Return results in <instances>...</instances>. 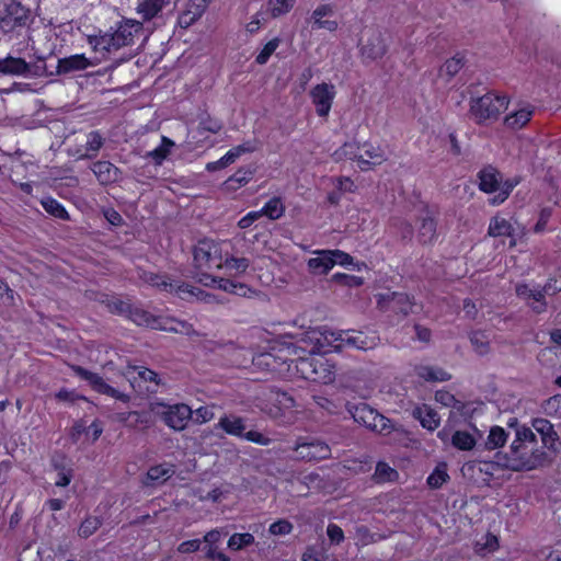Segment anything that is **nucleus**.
Here are the masks:
<instances>
[{
  "instance_id": "21",
  "label": "nucleus",
  "mask_w": 561,
  "mask_h": 561,
  "mask_svg": "<svg viewBox=\"0 0 561 561\" xmlns=\"http://www.w3.org/2000/svg\"><path fill=\"white\" fill-rule=\"evenodd\" d=\"M250 267V260L244 256H234L225 250L219 271L231 277L243 275Z\"/></svg>"
},
{
  "instance_id": "45",
  "label": "nucleus",
  "mask_w": 561,
  "mask_h": 561,
  "mask_svg": "<svg viewBox=\"0 0 561 561\" xmlns=\"http://www.w3.org/2000/svg\"><path fill=\"white\" fill-rule=\"evenodd\" d=\"M254 536L250 533L233 534L228 540V548L233 551H239L254 543Z\"/></svg>"
},
{
  "instance_id": "23",
  "label": "nucleus",
  "mask_w": 561,
  "mask_h": 561,
  "mask_svg": "<svg viewBox=\"0 0 561 561\" xmlns=\"http://www.w3.org/2000/svg\"><path fill=\"white\" fill-rule=\"evenodd\" d=\"M207 5L199 0H188L185 10L179 15L178 24L182 28L190 27L195 23L205 12Z\"/></svg>"
},
{
  "instance_id": "7",
  "label": "nucleus",
  "mask_w": 561,
  "mask_h": 561,
  "mask_svg": "<svg viewBox=\"0 0 561 561\" xmlns=\"http://www.w3.org/2000/svg\"><path fill=\"white\" fill-rule=\"evenodd\" d=\"M507 105L508 100L505 95L486 93L471 100L470 114L478 124H482L490 119H496L507 108Z\"/></svg>"
},
{
  "instance_id": "11",
  "label": "nucleus",
  "mask_w": 561,
  "mask_h": 561,
  "mask_svg": "<svg viewBox=\"0 0 561 561\" xmlns=\"http://www.w3.org/2000/svg\"><path fill=\"white\" fill-rule=\"evenodd\" d=\"M30 20V11L14 0H0V30L4 33L23 27Z\"/></svg>"
},
{
  "instance_id": "6",
  "label": "nucleus",
  "mask_w": 561,
  "mask_h": 561,
  "mask_svg": "<svg viewBox=\"0 0 561 561\" xmlns=\"http://www.w3.org/2000/svg\"><path fill=\"white\" fill-rule=\"evenodd\" d=\"M479 187L481 191L485 193H496V195L491 198V203L493 205L502 204L518 183L517 180L503 181L502 174L492 167L481 170L479 173Z\"/></svg>"
},
{
  "instance_id": "39",
  "label": "nucleus",
  "mask_w": 561,
  "mask_h": 561,
  "mask_svg": "<svg viewBox=\"0 0 561 561\" xmlns=\"http://www.w3.org/2000/svg\"><path fill=\"white\" fill-rule=\"evenodd\" d=\"M174 147V142L168 137L161 138V145L153 150L147 152V157L151 158L156 164H161L165 158L170 154L171 149Z\"/></svg>"
},
{
  "instance_id": "12",
  "label": "nucleus",
  "mask_w": 561,
  "mask_h": 561,
  "mask_svg": "<svg viewBox=\"0 0 561 561\" xmlns=\"http://www.w3.org/2000/svg\"><path fill=\"white\" fill-rule=\"evenodd\" d=\"M295 400L286 392L271 390L267 397V403L263 410L275 420L284 419V423H293V408Z\"/></svg>"
},
{
  "instance_id": "40",
  "label": "nucleus",
  "mask_w": 561,
  "mask_h": 561,
  "mask_svg": "<svg viewBox=\"0 0 561 561\" xmlns=\"http://www.w3.org/2000/svg\"><path fill=\"white\" fill-rule=\"evenodd\" d=\"M41 204L49 215L62 220L69 219L68 211L65 209L62 204H60L57 199L53 197H45L41 201Z\"/></svg>"
},
{
  "instance_id": "20",
  "label": "nucleus",
  "mask_w": 561,
  "mask_h": 561,
  "mask_svg": "<svg viewBox=\"0 0 561 561\" xmlns=\"http://www.w3.org/2000/svg\"><path fill=\"white\" fill-rule=\"evenodd\" d=\"M358 165L362 170H368L371 167L379 165L387 160L383 149L370 144H364L359 147Z\"/></svg>"
},
{
  "instance_id": "25",
  "label": "nucleus",
  "mask_w": 561,
  "mask_h": 561,
  "mask_svg": "<svg viewBox=\"0 0 561 561\" xmlns=\"http://www.w3.org/2000/svg\"><path fill=\"white\" fill-rule=\"evenodd\" d=\"M174 467L170 463H162L151 467L142 483L146 486L161 484L174 474Z\"/></svg>"
},
{
  "instance_id": "49",
  "label": "nucleus",
  "mask_w": 561,
  "mask_h": 561,
  "mask_svg": "<svg viewBox=\"0 0 561 561\" xmlns=\"http://www.w3.org/2000/svg\"><path fill=\"white\" fill-rule=\"evenodd\" d=\"M375 478L378 482L394 481L398 472L386 462H378L375 470Z\"/></svg>"
},
{
  "instance_id": "61",
  "label": "nucleus",
  "mask_w": 561,
  "mask_h": 561,
  "mask_svg": "<svg viewBox=\"0 0 561 561\" xmlns=\"http://www.w3.org/2000/svg\"><path fill=\"white\" fill-rule=\"evenodd\" d=\"M551 215H552V209L550 207H545L540 210L539 219L534 227V231L536 233H540V232L545 231L546 226H547Z\"/></svg>"
},
{
  "instance_id": "53",
  "label": "nucleus",
  "mask_w": 561,
  "mask_h": 561,
  "mask_svg": "<svg viewBox=\"0 0 561 561\" xmlns=\"http://www.w3.org/2000/svg\"><path fill=\"white\" fill-rule=\"evenodd\" d=\"M156 318L157 317H153L149 312L141 309H135L131 311V320L138 325H146L154 329L157 323Z\"/></svg>"
},
{
  "instance_id": "13",
  "label": "nucleus",
  "mask_w": 561,
  "mask_h": 561,
  "mask_svg": "<svg viewBox=\"0 0 561 561\" xmlns=\"http://www.w3.org/2000/svg\"><path fill=\"white\" fill-rule=\"evenodd\" d=\"M360 55L366 60L381 58L387 51L383 33L377 27H365L360 38Z\"/></svg>"
},
{
  "instance_id": "5",
  "label": "nucleus",
  "mask_w": 561,
  "mask_h": 561,
  "mask_svg": "<svg viewBox=\"0 0 561 561\" xmlns=\"http://www.w3.org/2000/svg\"><path fill=\"white\" fill-rule=\"evenodd\" d=\"M146 280L152 286L159 288L160 290L167 293H174L181 299L195 298L197 300H203L208 304L214 302V297L210 294L199 288H196L190 284L172 280L165 275L150 274L146 278Z\"/></svg>"
},
{
  "instance_id": "19",
  "label": "nucleus",
  "mask_w": 561,
  "mask_h": 561,
  "mask_svg": "<svg viewBox=\"0 0 561 561\" xmlns=\"http://www.w3.org/2000/svg\"><path fill=\"white\" fill-rule=\"evenodd\" d=\"M334 14V7L332 4H320L311 13L310 20L314 28L334 32L337 30L339 23L330 19Z\"/></svg>"
},
{
  "instance_id": "35",
  "label": "nucleus",
  "mask_w": 561,
  "mask_h": 561,
  "mask_svg": "<svg viewBox=\"0 0 561 561\" xmlns=\"http://www.w3.org/2000/svg\"><path fill=\"white\" fill-rule=\"evenodd\" d=\"M103 144L104 139L99 131L89 133L87 136L85 152L81 153L78 159H92L96 157Z\"/></svg>"
},
{
  "instance_id": "1",
  "label": "nucleus",
  "mask_w": 561,
  "mask_h": 561,
  "mask_svg": "<svg viewBox=\"0 0 561 561\" xmlns=\"http://www.w3.org/2000/svg\"><path fill=\"white\" fill-rule=\"evenodd\" d=\"M225 247V243L213 240H202L194 247L193 260L194 267L197 271L195 277L204 286L217 287L240 297H251L255 291L245 284L229 278L215 277L207 273L210 270H219Z\"/></svg>"
},
{
  "instance_id": "29",
  "label": "nucleus",
  "mask_w": 561,
  "mask_h": 561,
  "mask_svg": "<svg viewBox=\"0 0 561 561\" xmlns=\"http://www.w3.org/2000/svg\"><path fill=\"white\" fill-rule=\"evenodd\" d=\"M413 416L417 419L424 428L436 430L440 424V417L431 407L423 404L413 410Z\"/></svg>"
},
{
  "instance_id": "18",
  "label": "nucleus",
  "mask_w": 561,
  "mask_h": 561,
  "mask_svg": "<svg viewBox=\"0 0 561 561\" xmlns=\"http://www.w3.org/2000/svg\"><path fill=\"white\" fill-rule=\"evenodd\" d=\"M515 293L519 298L526 300L535 312L541 313L546 310L547 304L543 300V291L540 290L539 287H531L528 284H517L515 286Z\"/></svg>"
},
{
  "instance_id": "16",
  "label": "nucleus",
  "mask_w": 561,
  "mask_h": 561,
  "mask_svg": "<svg viewBox=\"0 0 561 561\" xmlns=\"http://www.w3.org/2000/svg\"><path fill=\"white\" fill-rule=\"evenodd\" d=\"M377 301L381 309H391L402 314L413 311L414 302L404 293H381L377 295Z\"/></svg>"
},
{
  "instance_id": "58",
  "label": "nucleus",
  "mask_w": 561,
  "mask_h": 561,
  "mask_svg": "<svg viewBox=\"0 0 561 561\" xmlns=\"http://www.w3.org/2000/svg\"><path fill=\"white\" fill-rule=\"evenodd\" d=\"M134 369L138 371V376L140 377V379H142L144 381L153 383L154 388L148 387V390H150V391L157 390L156 388L160 385V379L156 371H153L149 368H146V367H135Z\"/></svg>"
},
{
  "instance_id": "32",
  "label": "nucleus",
  "mask_w": 561,
  "mask_h": 561,
  "mask_svg": "<svg viewBox=\"0 0 561 561\" xmlns=\"http://www.w3.org/2000/svg\"><path fill=\"white\" fill-rule=\"evenodd\" d=\"M353 419L357 422L363 424L369 430H373V427H376V417L378 415V411L370 408L366 403H359L355 405L352 410Z\"/></svg>"
},
{
  "instance_id": "17",
  "label": "nucleus",
  "mask_w": 561,
  "mask_h": 561,
  "mask_svg": "<svg viewBox=\"0 0 561 561\" xmlns=\"http://www.w3.org/2000/svg\"><path fill=\"white\" fill-rule=\"evenodd\" d=\"M297 457L304 460H322L331 456V448L321 440L301 442L295 447Z\"/></svg>"
},
{
  "instance_id": "50",
  "label": "nucleus",
  "mask_w": 561,
  "mask_h": 561,
  "mask_svg": "<svg viewBox=\"0 0 561 561\" xmlns=\"http://www.w3.org/2000/svg\"><path fill=\"white\" fill-rule=\"evenodd\" d=\"M463 62L460 57H453L440 67L439 75L446 77L447 80L453 78L462 68Z\"/></svg>"
},
{
  "instance_id": "41",
  "label": "nucleus",
  "mask_w": 561,
  "mask_h": 561,
  "mask_svg": "<svg viewBox=\"0 0 561 561\" xmlns=\"http://www.w3.org/2000/svg\"><path fill=\"white\" fill-rule=\"evenodd\" d=\"M262 216H266L272 220L280 218L285 213V206L279 197L271 198L260 210Z\"/></svg>"
},
{
  "instance_id": "27",
  "label": "nucleus",
  "mask_w": 561,
  "mask_h": 561,
  "mask_svg": "<svg viewBox=\"0 0 561 561\" xmlns=\"http://www.w3.org/2000/svg\"><path fill=\"white\" fill-rule=\"evenodd\" d=\"M92 172L101 184L116 182L119 178V170L110 161H98L91 167Z\"/></svg>"
},
{
  "instance_id": "42",
  "label": "nucleus",
  "mask_w": 561,
  "mask_h": 561,
  "mask_svg": "<svg viewBox=\"0 0 561 561\" xmlns=\"http://www.w3.org/2000/svg\"><path fill=\"white\" fill-rule=\"evenodd\" d=\"M512 225L505 218L494 217L489 226V234L492 237L511 236Z\"/></svg>"
},
{
  "instance_id": "56",
  "label": "nucleus",
  "mask_w": 561,
  "mask_h": 561,
  "mask_svg": "<svg viewBox=\"0 0 561 561\" xmlns=\"http://www.w3.org/2000/svg\"><path fill=\"white\" fill-rule=\"evenodd\" d=\"M194 422L197 424H204L211 421L215 417L214 405H203L193 411Z\"/></svg>"
},
{
  "instance_id": "3",
  "label": "nucleus",
  "mask_w": 561,
  "mask_h": 561,
  "mask_svg": "<svg viewBox=\"0 0 561 561\" xmlns=\"http://www.w3.org/2000/svg\"><path fill=\"white\" fill-rule=\"evenodd\" d=\"M301 343L306 344V347L300 345H290L287 347V353L293 355H298L296 359H290L295 362V368L297 373L307 380L319 382V383H330L335 379V367L333 364L329 362L325 357L318 353H322L321 351H312V346L314 342H311L307 337V332L304 334V337L300 340Z\"/></svg>"
},
{
  "instance_id": "24",
  "label": "nucleus",
  "mask_w": 561,
  "mask_h": 561,
  "mask_svg": "<svg viewBox=\"0 0 561 561\" xmlns=\"http://www.w3.org/2000/svg\"><path fill=\"white\" fill-rule=\"evenodd\" d=\"M312 253L316 256L307 262L309 271L316 275L328 274L333 268L330 250H314Z\"/></svg>"
},
{
  "instance_id": "63",
  "label": "nucleus",
  "mask_w": 561,
  "mask_h": 561,
  "mask_svg": "<svg viewBox=\"0 0 561 561\" xmlns=\"http://www.w3.org/2000/svg\"><path fill=\"white\" fill-rule=\"evenodd\" d=\"M374 423H376V427H373L371 431L385 435L390 433L392 425L390 423V420L387 419L386 416L378 413L376 421Z\"/></svg>"
},
{
  "instance_id": "15",
  "label": "nucleus",
  "mask_w": 561,
  "mask_h": 561,
  "mask_svg": "<svg viewBox=\"0 0 561 561\" xmlns=\"http://www.w3.org/2000/svg\"><path fill=\"white\" fill-rule=\"evenodd\" d=\"M335 94L336 90L332 83L322 82L311 89L310 98L319 116L329 115Z\"/></svg>"
},
{
  "instance_id": "30",
  "label": "nucleus",
  "mask_w": 561,
  "mask_h": 561,
  "mask_svg": "<svg viewBox=\"0 0 561 561\" xmlns=\"http://www.w3.org/2000/svg\"><path fill=\"white\" fill-rule=\"evenodd\" d=\"M417 238L421 243H432L436 239V221L430 211L420 218Z\"/></svg>"
},
{
  "instance_id": "57",
  "label": "nucleus",
  "mask_w": 561,
  "mask_h": 561,
  "mask_svg": "<svg viewBox=\"0 0 561 561\" xmlns=\"http://www.w3.org/2000/svg\"><path fill=\"white\" fill-rule=\"evenodd\" d=\"M330 255L332 259V267L339 264L341 266L347 267L354 265V259L346 252L341 250H330Z\"/></svg>"
},
{
  "instance_id": "52",
  "label": "nucleus",
  "mask_w": 561,
  "mask_h": 561,
  "mask_svg": "<svg viewBox=\"0 0 561 561\" xmlns=\"http://www.w3.org/2000/svg\"><path fill=\"white\" fill-rule=\"evenodd\" d=\"M482 540L483 541H477V543L474 546V550L479 554H485V553L492 552L499 546L497 538L494 535L486 534L482 538Z\"/></svg>"
},
{
  "instance_id": "34",
  "label": "nucleus",
  "mask_w": 561,
  "mask_h": 561,
  "mask_svg": "<svg viewBox=\"0 0 561 561\" xmlns=\"http://www.w3.org/2000/svg\"><path fill=\"white\" fill-rule=\"evenodd\" d=\"M416 375L426 381H446L450 375L444 369L430 365H420L415 369Z\"/></svg>"
},
{
  "instance_id": "37",
  "label": "nucleus",
  "mask_w": 561,
  "mask_h": 561,
  "mask_svg": "<svg viewBox=\"0 0 561 561\" xmlns=\"http://www.w3.org/2000/svg\"><path fill=\"white\" fill-rule=\"evenodd\" d=\"M259 148V142L256 140H248L239 146H236L231 148L226 154H225V161L228 162V164H232L236 162L238 158H240L244 153L253 152Z\"/></svg>"
},
{
  "instance_id": "47",
  "label": "nucleus",
  "mask_w": 561,
  "mask_h": 561,
  "mask_svg": "<svg viewBox=\"0 0 561 561\" xmlns=\"http://www.w3.org/2000/svg\"><path fill=\"white\" fill-rule=\"evenodd\" d=\"M102 522L99 517L89 516L87 517L78 528V536L81 538H89L92 536L101 526Z\"/></svg>"
},
{
  "instance_id": "14",
  "label": "nucleus",
  "mask_w": 561,
  "mask_h": 561,
  "mask_svg": "<svg viewBox=\"0 0 561 561\" xmlns=\"http://www.w3.org/2000/svg\"><path fill=\"white\" fill-rule=\"evenodd\" d=\"M73 373L80 377L81 379L88 381V383L91 386V388L102 394L110 396L112 398H115L122 402H128L129 396L126 393H123L108 383L104 381V379L95 373H92L81 366H72L71 367Z\"/></svg>"
},
{
  "instance_id": "38",
  "label": "nucleus",
  "mask_w": 561,
  "mask_h": 561,
  "mask_svg": "<svg viewBox=\"0 0 561 561\" xmlns=\"http://www.w3.org/2000/svg\"><path fill=\"white\" fill-rule=\"evenodd\" d=\"M254 175V171L251 169H239L232 174L227 181L226 186L228 190H238L241 186L248 184Z\"/></svg>"
},
{
  "instance_id": "43",
  "label": "nucleus",
  "mask_w": 561,
  "mask_h": 561,
  "mask_svg": "<svg viewBox=\"0 0 561 561\" xmlns=\"http://www.w3.org/2000/svg\"><path fill=\"white\" fill-rule=\"evenodd\" d=\"M507 440V434L501 426H493L490 430L485 446L488 449H496L504 446Z\"/></svg>"
},
{
  "instance_id": "2",
  "label": "nucleus",
  "mask_w": 561,
  "mask_h": 561,
  "mask_svg": "<svg viewBox=\"0 0 561 561\" xmlns=\"http://www.w3.org/2000/svg\"><path fill=\"white\" fill-rule=\"evenodd\" d=\"M307 337L314 342L311 350L321 352H342L346 348L366 352L376 348L380 343L375 330H311L307 332Z\"/></svg>"
},
{
  "instance_id": "44",
  "label": "nucleus",
  "mask_w": 561,
  "mask_h": 561,
  "mask_svg": "<svg viewBox=\"0 0 561 561\" xmlns=\"http://www.w3.org/2000/svg\"><path fill=\"white\" fill-rule=\"evenodd\" d=\"M359 152L360 149L356 142H345L340 149L335 150L333 158L335 161L350 159L358 162Z\"/></svg>"
},
{
  "instance_id": "31",
  "label": "nucleus",
  "mask_w": 561,
  "mask_h": 561,
  "mask_svg": "<svg viewBox=\"0 0 561 561\" xmlns=\"http://www.w3.org/2000/svg\"><path fill=\"white\" fill-rule=\"evenodd\" d=\"M30 65L22 58L8 56L0 60V73L11 76H26Z\"/></svg>"
},
{
  "instance_id": "8",
  "label": "nucleus",
  "mask_w": 561,
  "mask_h": 561,
  "mask_svg": "<svg viewBox=\"0 0 561 561\" xmlns=\"http://www.w3.org/2000/svg\"><path fill=\"white\" fill-rule=\"evenodd\" d=\"M141 31V23L128 20L122 23L112 34H104L94 42L96 49L106 51L119 49L134 43V37Z\"/></svg>"
},
{
  "instance_id": "62",
  "label": "nucleus",
  "mask_w": 561,
  "mask_h": 561,
  "mask_svg": "<svg viewBox=\"0 0 561 561\" xmlns=\"http://www.w3.org/2000/svg\"><path fill=\"white\" fill-rule=\"evenodd\" d=\"M327 535L331 542L341 543L344 540V533L340 526L336 524H329L327 528Z\"/></svg>"
},
{
  "instance_id": "55",
  "label": "nucleus",
  "mask_w": 561,
  "mask_h": 561,
  "mask_svg": "<svg viewBox=\"0 0 561 561\" xmlns=\"http://www.w3.org/2000/svg\"><path fill=\"white\" fill-rule=\"evenodd\" d=\"M280 41L278 38H273L265 44L263 49L257 54L255 61L259 65H264L267 62L268 58L273 55V53L279 46Z\"/></svg>"
},
{
  "instance_id": "9",
  "label": "nucleus",
  "mask_w": 561,
  "mask_h": 561,
  "mask_svg": "<svg viewBox=\"0 0 561 561\" xmlns=\"http://www.w3.org/2000/svg\"><path fill=\"white\" fill-rule=\"evenodd\" d=\"M216 427L222 430L227 435L245 439L261 446H268L272 443L270 437L257 431H247L245 420L236 414L222 415L216 424Z\"/></svg>"
},
{
  "instance_id": "64",
  "label": "nucleus",
  "mask_w": 561,
  "mask_h": 561,
  "mask_svg": "<svg viewBox=\"0 0 561 561\" xmlns=\"http://www.w3.org/2000/svg\"><path fill=\"white\" fill-rule=\"evenodd\" d=\"M435 400L444 407H455L456 398L448 391L439 390L435 393Z\"/></svg>"
},
{
  "instance_id": "28",
  "label": "nucleus",
  "mask_w": 561,
  "mask_h": 561,
  "mask_svg": "<svg viewBox=\"0 0 561 561\" xmlns=\"http://www.w3.org/2000/svg\"><path fill=\"white\" fill-rule=\"evenodd\" d=\"M92 62L83 55L77 54L58 60L57 70L59 73L85 70Z\"/></svg>"
},
{
  "instance_id": "48",
  "label": "nucleus",
  "mask_w": 561,
  "mask_h": 561,
  "mask_svg": "<svg viewBox=\"0 0 561 561\" xmlns=\"http://www.w3.org/2000/svg\"><path fill=\"white\" fill-rule=\"evenodd\" d=\"M296 0H268V10L273 18L286 14L291 10Z\"/></svg>"
},
{
  "instance_id": "26",
  "label": "nucleus",
  "mask_w": 561,
  "mask_h": 561,
  "mask_svg": "<svg viewBox=\"0 0 561 561\" xmlns=\"http://www.w3.org/2000/svg\"><path fill=\"white\" fill-rule=\"evenodd\" d=\"M172 0H138L136 11L144 20L149 21L168 7Z\"/></svg>"
},
{
  "instance_id": "22",
  "label": "nucleus",
  "mask_w": 561,
  "mask_h": 561,
  "mask_svg": "<svg viewBox=\"0 0 561 561\" xmlns=\"http://www.w3.org/2000/svg\"><path fill=\"white\" fill-rule=\"evenodd\" d=\"M154 330L180 333L191 335L195 333L193 325L186 321L178 320L170 317H157Z\"/></svg>"
},
{
  "instance_id": "59",
  "label": "nucleus",
  "mask_w": 561,
  "mask_h": 561,
  "mask_svg": "<svg viewBox=\"0 0 561 561\" xmlns=\"http://www.w3.org/2000/svg\"><path fill=\"white\" fill-rule=\"evenodd\" d=\"M448 474L444 468L437 467L432 474L427 478V483L431 488H439L446 482Z\"/></svg>"
},
{
  "instance_id": "51",
  "label": "nucleus",
  "mask_w": 561,
  "mask_h": 561,
  "mask_svg": "<svg viewBox=\"0 0 561 561\" xmlns=\"http://www.w3.org/2000/svg\"><path fill=\"white\" fill-rule=\"evenodd\" d=\"M470 342L474 348V351L480 354L484 355L489 352L490 345H489V337L485 335L484 332L476 331L470 335Z\"/></svg>"
},
{
  "instance_id": "10",
  "label": "nucleus",
  "mask_w": 561,
  "mask_h": 561,
  "mask_svg": "<svg viewBox=\"0 0 561 561\" xmlns=\"http://www.w3.org/2000/svg\"><path fill=\"white\" fill-rule=\"evenodd\" d=\"M152 411L168 427L176 432L185 430L188 421L193 419V410L185 403H156Z\"/></svg>"
},
{
  "instance_id": "54",
  "label": "nucleus",
  "mask_w": 561,
  "mask_h": 561,
  "mask_svg": "<svg viewBox=\"0 0 561 561\" xmlns=\"http://www.w3.org/2000/svg\"><path fill=\"white\" fill-rule=\"evenodd\" d=\"M232 363L237 366L245 367L250 362L252 363V357L254 356L251 351L241 348V347H232Z\"/></svg>"
},
{
  "instance_id": "46",
  "label": "nucleus",
  "mask_w": 561,
  "mask_h": 561,
  "mask_svg": "<svg viewBox=\"0 0 561 561\" xmlns=\"http://www.w3.org/2000/svg\"><path fill=\"white\" fill-rule=\"evenodd\" d=\"M252 364L270 371L280 370V368L276 366V357L272 353H262L254 355L252 357Z\"/></svg>"
},
{
  "instance_id": "4",
  "label": "nucleus",
  "mask_w": 561,
  "mask_h": 561,
  "mask_svg": "<svg viewBox=\"0 0 561 561\" xmlns=\"http://www.w3.org/2000/svg\"><path fill=\"white\" fill-rule=\"evenodd\" d=\"M545 459L546 453L539 446L533 430L525 425L517 427L510 446L506 467L515 471L533 470L541 466Z\"/></svg>"
},
{
  "instance_id": "60",
  "label": "nucleus",
  "mask_w": 561,
  "mask_h": 561,
  "mask_svg": "<svg viewBox=\"0 0 561 561\" xmlns=\"http://www.w3.org/2000/svg\"><path fill=\"white\" fill-rule=\"evenodd\" d=\"M293 530V525L285 519H279L270 526L272 535H288Z\"/></svg>"
},
{
  "instance_id": "36",
  "label": "nucleus",
  "mask_w": 561,
  "mask_h": 561,
  "mask_svg": "<svg viewBox=\"0 0 561 561\" xmlns=\"http://www.w3.org/2000/svg\"><path fill=\"white\" fill-rule=\"evenodd\" d=\"M477 444L473 434L468 431H456L451 436V445L459 450H471Z\"/></svg>"
},
{
  "instance_id": "33",
  "label": "nucleus",
  "mask_w": 561,
  "mask_h": 561,
  "mask_svg": "<svg viewBox=\"0 0 561 561\" xmlns=\"http://www.w3.org/2000/svg\"><path fill=\"white\" fill-rule=\"evenodd\" d=\"M531 115V107L523 106L519 110L507 115L504 119V124L506 125V127L511 129H520L530 121Z\"/></svg>"
}]
</instances>
